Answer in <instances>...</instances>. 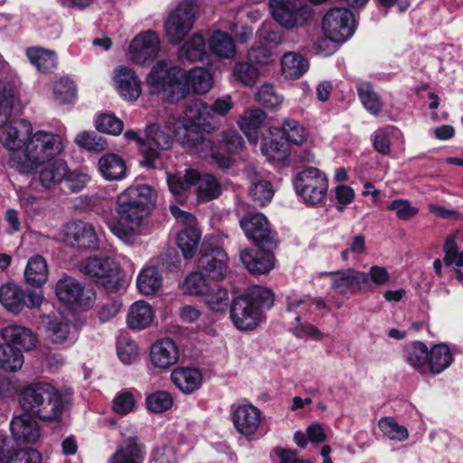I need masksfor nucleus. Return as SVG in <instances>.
Masks as SVG:
<instances>
[{
    "label": "nucleus",
    "mask_w": 463,
    "mask_h": 463,
    "mask_svg": "<svg viewBox=\"0 0 463 463\" xmlns=\"http://www.w3.org/2000/svg\"><path fill=\"white\" fill-rule=\"evenodd\" d=\"M118 199L142 207L149 212L156 200V191L148 184H133L128 187Z\"/></svg>",
    "instance_id": "obj_32"
},
{
    "label": "nucleus",
    "mask_w": 463,
    "mask_h": 463,
    "mask_svg": "<svg viewBox=\"0 0 463 463\" xmlns=\"http://www.w3.org/2000/svg\"><path fill=\"white\" fill-rule=\"evenodd\" d=\"M271 15L281 26H302L311 16L310 8L301 0H269Z\"/></svg>",
    "instance_id": "obj_11"
},
{
    "label": "nucleus",
    "mask_w": 463,
    "mask_h": 463,
    "mask_svg": "<svg viewBox=\"0 0 463 463\" xmlns=\"http://www.w3.org/2000/svg\"><path fill=\"white\" fill-rule=\"evenodd\" d=\"M272 292L260 286L250 287L247 292L236 298L231 305V319L241 331L255 329L263 320V309L272 307Z\"/></svg>",
    "instance_id": "obj_2"
},
{
    "label": "nucleus",
    "mask_w": 463,
    "mask_h": 463,
    "mask_svg": "<svg viewBox=\"0 0 463 463\" xmlns=\"http://www.w3.org/2000/svg\"><path fill=\"white\" fill-rule=\"evenodd\" d=\"M197 11V0H180L169 12L164 23V29L170 44L178 45L184 41L194 27Z\"/></svg>",
    "instance_id": "obj_6"
},
{
    "label": "nucleus",
    "mask_w": 463,
    "mask_h": 463,
    "mask_svg": "<svg viewBox=\"0 0 463 463\" xmlns=\"http://www.w3.org/2000/svg\"><path fill=\"white\" fill-rule=\"evenodd\" d=\"M170 212L175 219L184 228L177 234V245L185 259L194 257L201 240V231L198 229L194 215L181 210L178 206H170Z\"/></svg>",
    "instance_id": "obj_13"
},
{
    "label": "nucleus",
    "mask_w": 463,
    "mask_h": 463,
    "mask_svg": "<svg viewBox=\"0 0 463 463\" xmlns=\"http://www.w3.org/2000/svg\"><path fill=\"white\" fill-rule=\"evenodd\" d=\"M232 419L236 430L245 438L252 439L260 428L262 413L252 404H242L232 410Z\"/></svg>",
    "instance_id": "obj_18"
},
{
    "label": "nucleus",
    "mask_w": 463,
    "mask_h": 463,
    "mask_svg": "<svg viewBox=\"0 0 463 463\" xmlns=\"http://www.w3.org/2000/svg\"><path fill=\"white\" fill-rule=\"evenodd\" d=\"M184 71L158 61L150 70L146 81L152 95H162L170 103H178L188 96V88L182 81Z\"/></svg>",
    "instance_id": "obj_4"
},
{
    "label": "nucleus",
    "mask_w": 463,
    "mask_h": 463,
    "mask_svg": "<svg viewBox=\"0 0 463 463\" xmlns=\"http://www.w3.org/2000/svg\"><path fill=\"white\" fill-rule=\"evenodd\" d=\"M180 60L202 61L207 55V43L201 33H194L187 38L177 52Z\"/></svg>",
    "instance_id": "obj_36"
},
{
    "label": "nucleus",
    "mask_w": 463,
    "mask_h": 463,
    "mask_svg": "<svg viewBox=\"0 0 463 463\" xmlns=\"http://www.w3.org/2000/svg\"><path fill=\"white\" fill-rule=\"evenodd\" d=\"M173 136L175 137L165 125L151 124L146 128V139L142 143L143 160L141 164L149 168L156 167V161L159 157L158 150H167L172 146Z\"/></svg>",
    "instance_id": "obj_12"
},
{
    "label": "nucleus",
    "mask_w": 463,
    "mask_h": 463,
    "mask_svg": "<svg viewBox=\"0 0 463 463\" xmlns=\"http://www.w3.org/2000/svg\"><path fill=\"white\" fill-rule=\"evenodd\" d=\"M1 336L4 341L16 348L29 351L36 345V336L33 332L25 326L20 325H9L1 330Z\"/></svg>",
    "instance_id": "obj_29"
},
{
    "label": "nucleus",
    "mask_w": 463,
    "mask_h": 463,
    "mask_svg": "<svg viewBox=\"0 0 463 463\" xmlns=\"http://www.w3.org/2000/svg\"><path fill=\"white\" fill-rule=\"evenodd\" d=\"M30 413H24L13 418L10 428L16 442L33 444L41 437L38 423Z\"/></svg>",
    "instance_id": "obj_25"
},
{
    "label": "nucleus",
    "mask_w": 463,
    "mask_h": 463,
    "mask_svg": "<svg viewBox=\"0 0 463 463\" xmlns=\"http://www.w3.org/2000/svg\"><path fill=\"white\" fill-rule=\"evenodd\" d=\"M95 127L99 132L118 136L122 132L124 124L114 115L100 114L95 120Z\"/></svg>",
    "instance_id": "obj_62"
},
{
    "label": "nucleus",
    "mask_w": 463,
    "mask_h": 463,
    "mask_svg": "<svg viewBox=\"0 0 463 463\" xmlns=\"http://www.w3.org/2000/svg\"><path fill=\"white\" fill-rule=\"evenodd\" d=\"M160 50V40L158 34L147 30L139 33L130 43L128 57L138 65H145L154 60Z\"/></svg>",
    "instance_id": "obj_15"
},
{
    "label": "nucleus",
    "mask_w": 463,
    "mask_h": 463,
    "mask_svg": "<svg viewBox=\"0 0 463 463\" xmlns=\"http://www.w3.org/2000/svg\"><path fill=\"white\" fill-rule=\"evenodd\" d=\"M117 353L123 364H130L137 360L139 347L133 339L128 336H121L118 340Z\"/></svg>",
    "instance_id": "obj_58"
},
{
    "label": "nucleus",
    "mask_w": 463,
    "mask_h": 463,
    "mask_svg": "<svg viewBox=\"0 0 463 463\" xmlns=\"http://www.w3.org/2000/svg\"><path fill=\"white\" fill-rule=\"evenodd\" d=\"M266 119V113L260 109H250L244 111L238 121L239 128L246 135L249 141L256 143L259 139L258 129Z\"/></svg>",
    "instance_id": "obj_39"
},
{
    "label": "nucleus",
    "mask_w": 463,
    "mask_h": 463,
    "mask_svg": "<svg viewBox=\"0 0 463 463\" xmlns=\"http://www.w3.org/2000/svg\"><path fill=\"white\" fill-rule=\"evenodd\" d=\"M463 241V232H458L455 235L448 238L444 244V262L447 266L456 265L463 267V250H459L458 241Z\"/></svg>",
    "instance_id": "obj_52"
},
{
    "label": "nucleus",
    "mask_w": 463,
    "mask_h": 463,
    "mask_svg": "<svg viewBox=\"0 0 463 463\" xmlns=\"http://www.w3.org/2000/svg\"><path fill=\"white\" fill-rule=\"evenodd\" d=\"M320 277L330 278V288L336 295H354L364 289L365 272L354 269L321 272Z\"/></svg>",
    "instance_id": "obj_14"
},
{
    "label": "nucleus",
    "mask_w": 463,
    "mask_h": 463,
    "mask_svg": "<svg viewBox=\"0 0 463 463\" xmlns=\"http://www.w3.org/2000/svg\"><path fill=\"white\" fill-rule=\"evenodd\" d=\"M24 363V354L19 348L13 347L6 343L0 345V369L15 373L23 367Z\"/></svg>",
    "instance_id": "obj_49"
},
{
    "label": "nucleus",
    "mask_w": 463,
    "mask_h": 463,
    "mask_svg": "<svg viewBox=\"0 0 463 463\" xmlns=\"http://www.w3.org/2000/svg\"><path fill=\"white\" fill-rule=\"evenodd\" d=\"M255 98L260 104L268 109L278 108L283 102V97L269 83L260 85L255 94Z\"/></svg>",
    "instance_id": "obj_59"
},
{
    "label": "nucleus",
    "mask_w": 463,
    "mask_h": 463,
    "mask_svg": "<svg viewBox=\"0 0 463 463\" xmlns=\"http://www.w3.org/2000/svg\"><path fill=\"white\" fill-rule=\"evenodd\" d=\"M281 72L287 79H298L309 68V63L302 55L289 52L285 53L280 61Z\"/></svg>",
    "instance_id": "obj_45"
},
{
    "label": "nucleus",
    "mask_w": 463,
    "mask_h": 463,
    "mask_svg": "<svg viewBox=\"0 0 463 463\" xmlns=\"http://www.w3.org/2000/svg\"><path fill=\"white\" fill-rule=\"evenodd\" d=\"M0 143L9 151L7 165L23 175H32L47 161L59 156L64 149L62 136L45 130H33L24 119L5 124Z\"/></svg>",
    "instance_id": "obj_1"
},
{
    "label": "nucleus",
    "mask_w": 463,
    "mask_h": 463,
    "mask_svg": "<svg viewBox=\"0 0 463 463\" xmlns=\"http://www.w3.org/2000/svg\"><path fill=\"white\" fill-rule=\"evenodd\" d=\"M75 143L87 150L100 152L106 149L107 142L94 132L83 131L75 137Z\"/></svg>",
    "instance_id": "obj_64"
},
{
    "label": "nucleus",
    "mask_w": 463,
    "mask_h": 463,
    "mask_svg": "<svg viewBox=\"0 0 463 463\" xmlns=\"http://www.w3.org/2000/svg\"><path fill=\"white\" fill-rule=\"evenodd\" d=\"M53 96L59 103H70L76 96V86L72 80L62 77L53 84Z\"/></svg>",
    "instance_id": "obj_60"
},
{
    "label": "nucleus",
    "mask_w": 463,
    "mask_h": 463,
    "mask_svg": "<svg viewBox=\"0 0 463 463\" xmlns=\"http://www.w3.org/2000/svg\"><path fill=\"white\" fill-rule=\"evenodd\" d=\"M99 170L106 180H120L126 175V163L115 154H107L99 160Z\"/></svg>",
    "instance_id": "obj_42"
},
{
    "label": "nucleus",
    "mask_w": 463,
    "mask_h": 463,
    "mask_svg": "<svg viewBox=\"0 0 463 463\" xmlns=\"http://www.w3.org/2000/svg\"><path fill=\"white\" fill-rule=\"evenodd\" d=\"M24 54L29 63L40 72H52L57 68L58 56L52 50L33 45L27 47Z\"/></svg>",
    "instance_id": "obj_31"
},
{
    "label": "nucleus",
    "mask_w": 463,
    "mask_h": 463,
    "mask_svg": "<svg viewBox=\"0 0 463 463\" xmlns=\"http://www.w3.org/2000/svg\"><path fill=\"white\" fill-rule=\"evenodd\" d=\"M262 154L267 159L273 163H283L288 157V146L285 143L270 140L263 145Z\"/></svg>",
    "instance_id": "obj_63"
},
{
    "label": "nucleus",
    "mask_w": 463,
    "mask_h": 463,
    "mask_svg": "<svg viewBox=\"0 0 463 463\" xmlns=\"http://www.w3.org/2000/svg\"><path fill=\"white\" fill-rule=\"evenodd\" d=\"M322 30L325 35L336 43H345L355 30L353 13L345 7L331 8L323 17Z\"/></svg>",
    "instance_id": "obj_10"
},
{
    "label": "nucleus",
    "mask_w": 463,
    "mask_h": 463,
    "mask_svg": "<svg viewBox=\"0 0 463 463\" xmlns=\"http://www.w3.org/2000/svg\"><path fill=\"white\" fill-rule=\"evenodd\" d=\"M146 455L145 444L136 437H128L118 443L108 463H144Z\"/></svg>",
    "instance_id": "obj_23"
},
{
    "label": "nucleus",
    "mask_w": 463,
    "mask_h": 463,
    "mask_svg": "<svg viewBox=\"0 0 463 463\" xmlns=\"http://www.w3.org/2000/svg\"><path fill=\"white\" fill-rule=\"evenodd\" d=\"M173 383L184 393L190 394L203 383V375L196 368L179 367L171 373Z\"/></svg>",
    "instance_id": "obj_33"
},
{
    "label": "nucleus",
    "mask_w": 463,
    "mask_h": 463,
    "mask_svg": "<svg viewBox=\"0 0 463 463\" xmlns=\"http://www.w3.org/2000/svg\"><path fill=\"white\" fill-rule=\"evenodd\" d=\"M55 294L61 302L80 308L90 307L94 297L91 290L85 291L82 285L70 276H64L57 281Z\"/></svg>",
    "instance_id": "obj_16"
},
{
    "label": "nucleus",
    "mask_w": 463,
    "mask_h": 463,
    "mask_svg": "<svg viewBox=\"0 0 463 463\" xmlns=\"http://www.w3.org/2000/svg\"><path fill=\"white\" fill-rule=\"evenodd\" d=\"M281 131L287 141L294 145L301 146L307 140L308 134L307 129L294 119H285Z\"/></svg>",
    "instance_id": "obj_55"
},
{
    "label": "nucleus",
    "mask_w": 463,
    "mask_h": 463,
    "mask_svg": "<svg viewBox=\"0 0 463 463\" xmlns=\"http://www.w3.org/2000/svg\"><path fill=\"white\" fill-rule=\"evenodd\" d=\"M61 241L71 248L97 249L99 234L91 223L76 222L64 227Z\"/></svg>",
    "instance_id": "obj_17"
},
{
    "label": "nucleus",
    "mask_w": 463,
    "mask_h": 463,
    "mask_svg": "<svg viewBox=\"0 0 463 463\" xmlns=\"http://www.w3.org/2000/svg\"><path fill=\"white\" fill-rule=\"evenodd\" d=\"M184 146H192L202 157H211L220 167L228 168L232 165L229 156H222L210 139L205 138L202 133H195L190 137L179 139Z\"/></svg>",
    "instance_id": "obj_24"
},
{
    "label": "nucleus",
    "mask_w": 463,
    "mask_h": 463,
    "mask_svg": "<svg viewBox=\"0 0 463 463\" xmlns=\"http://www.w3.org/2000/svg\"><path fill=\"white\" fill-rule=\"evenodd\" d=\"M240 259L248 271L256 275L266 274L275 267V257L270 251L243 249L240 250Z\"/></svg>",
    "instance_id": "obj_28"
},
{
    "label": "nucleus",
    "mask_w": 463,
    "mask_h": 463,
    "mask_svg": "<svg viewBox=\"0 0 463 463\" xmlns=\"http://www.w3.org/2000/svg\"><path fill=\"white\" fill-rule=\"evenodd\" d=\"M210 118L208 105L201 99H194L186 107L183 118L171 115L165 120V127L177 139H181L206 130Z\"/></svg>",
    "instance_id": "obj_7"
},
{
    "label": "nucleus",
    "mask_w": 463,
    "mask_h": 463,
    "mask_svg": "<svg viewBox=\"0 0 463 463\" xmlns=\"http://www.w3.org/2000/svg\"><path fill=\"white\" fill-rule=\"evenodd\" d=\"M241 228L248 239L256 244L275 243V234L269 227L265 215L260 213H250L240 220Z\"/></svg>",
    "instance_id": "obj_19"
},
{
    "label": "nucleus",
    "mask_w": 463,
    "mask_h": 463,
    "mask_svg": "<svg viewBox=\"0 0 463 463\" xmlns=\"http://www.w3.org/2000/svg\"><path fill=\"white\" fill-rule=\"evenodd\" d=\"M156 312L153 307L145 300L132 303L127 312L126 323L133 331H142L148 328L154 322Z\"/></svg>",
    "instance_id": "obj_27"
},
{
    "label": "nucleus",
    "mask_w": 463,
    "mask_h": 463,
    "mask_svg": "<svg viewBox=\"0 0 463 463\" xmlns=\"http://www.w3.org/2000/svg\"><path fill=\"white\" fill-rule=\"evenodd\" d=\"M242 146L243 140L236 131H223L221 134L218 149L221 153L226 152L225 156H231L232 160L233 155L239 153ZM222 156H224V154H222Z\"/></svg>",
    "instance_id": "obj_57"
},
{
    "label": "nucleus",
    "mask_w": 463,
    "mask_h": 463,
    "mask_svg": "<svg viewBox=\"0 0 463 463\" xmlns=\"http://www.w3.org/2000/svg\"><path fill=\"white\" fill-rule=\"evenodd\" d=\"M203 298L205 306L214 313L223 314L232 305L228 290L217 283H213Z\"/></svg>",
    "instance_id": "obj_43"
},
{
    "label": "nucleus",
    "mask_w": 463,
    "mask_h": 463,
    "mask_svg": "<svg viewBox=\"0 0 463 463\" xmlns=\"http://www.w3.org/2000/svg\"><path fill=\"white\" fill-rule=\"evenodd\" d=\"M53 159L40 166L39 182L45 190L53 189L63 181L67 174V163L61 159L52 162Z\"/></svg>",
    "instance_id": "obj_34"
},
{
    "label": "nucleus",
    "mask_w": 463,
    "mask_h": 463,
    "mask_svg": "<svg viewBox=\"0 0 463 463\" xmlns=\"http://www.w3.org/2000/svg\"><path fill=\"white\" fill-rule=\"evenodd\" d=\"M357 93L364 108L372 115H379L383 108L380 96L375 92L369 82H361L357 86Z\"/></svg>",
    "instance_id": "obj_48"
},
{
    "label": "nucleus",
    "mask_w": 463,
    "mask_h": 463,
    "mask_svg": "<svg viewBox=\"0 0 463 463\" xmlns=\"http://www.w3.org/2000/svg\"><path fill=\"white\" fill-rule=\"evenodd\" d=\"M22 409L42 420H58L64 410L61 392L48 383H35L24 388L19 396Z\"/></svg>",
    "instance_id": "obj_3"
},
{
    "label": "nucleus",
    "mask_w": 463,
    "mask_h": 463,
    "mask_svg": "<svg viewBox=\"0 0 463 463\" xmlns=\"http://www.w3.org/2000/svg\"><path fill=\"white\" fill-rule=\"evenodd\" d=\"M405 362L421 374L428 373L429 348L420 342L414 341L408 345L403 351Z\"/></svg>",
    "instance_id": "obj_35"
},
{
    "label": "nucleus",
    "mask_w": 463,
    "mask_h": 463,
    "mask_svg": "<svg viewBox=\"0 0 463 463\" xmlns=\"http://www.w3.org/2000/svg\"><path fill=\"white\" fill-rule=\"evenodd\" d=\"M47 331L52 342L62 344L74 339L76 328L68 321L54 317L48 321Z\"/></svg>",
    "instance_id": "obj_47"
},
{
    "label": "nucleus",
    "mask_w": 463,
    "mask_h": 463,
    "mask_svg": "<svg viewBox=\"0 0 463 463\" xmlns=\"http://www.w3.org/2000/svg\"><path fill=\"white\" fill-rule=\"evenodd\" d=\"M163 284V279L156 267H146L141 270L137 279L139 292L144 296L156 293Z\"/></svg>",
    "instance_id": "obj_46"
},
{
    "label": "nucleus",
    "mask_w": 463,
    "mask_h": 463,
    "mask_svg": "<svg viewBox=\"0 0 463 463\" xmlns=\"http://www.w3.org/2000/svg\"><path fill=\"white\" fill-rule=\"evenodd\" d=\"M115 88L125 100H137L141 94V82L136 72L124 65L116 67L112 77Z\"/></svg>",
    "instance_id": "obj_21"
},
{
    "label": "nucleus",
    "mask_w": 463,
    "mask_h": 463,
    "mask_svg": "<svg viewBox=\"0 0 463 463\" xmlns=\"http://www.w3.org/2000/svg\"><path fill=\"white\" fill-rule=\"evenodd\" d=\"M377 425L383 436L389 440L402 442L405 441L409 437V431L407 428L404 425L400 424L392 417H382L378 420Z\"/></svg>",
    "instance_id": "obj_50"
},
{
    "label": "nucleus",
    "mask_w": 463,
    "mask_h": 463,
    "mask_svg": "<svg viewBox=\"0 0 463 463\" xmlns=\"http://www.w3.org/2000/svg\"><path fill=\"white\" fill-rule=\"evenodd\" d=\"M182 81L188 88V93L192 90L196 94H204L210 91L213 80L212 74L205 69L195 67L189 71H184Z\"/></svg>",
    "instance_id": "obj_40"
},
{
    "label": "nucleus",
    "mask_w": 463,
    "mask_h": 463,
    "mask_svg": "<svg viewBox=\"0 0 463 463\" xmlns=\"http://www.w3.org/2000/svg\"><path fill=\"white\" fill-rule=\"evenodd\" d=\"M149 357L154 367L167 370L177 364L180 357V349L173 339L169 337L162 338L151 345Z\"/></svg>",
    "instance_id": "obj_22"
},
{
    "label": "nucleus",
    "mask_w": 463,
    "mask_h": 463,
    "mask_svg": "<svg viewBox=\"0 0 463 463\" xmlns=\"http://www.w3.org/2000/svg\"><path fill=\"white\" fill-rule=\"evenodd\" d=\"M208 49L221 59L232 60L236 55L234 40L229 33L222 31L213 33L208 40Z\"/></svg>",
    "instance_id": "obj_37"
},
{
    "label": "nucleus",
    "mask_w": 463,
    "mask_h": 463,
    "mask_svg": "<svg viewBox=\"0 0 463 463\" xmlns=\"http://www.w3.org/2000/svg\"><path fill=\"white\" fill-rule=\"evenodd\" d=\"M49 269L46 260L41 255L32 256L24 269V279L32 287L39 288L46 283Z\"/></svg>",
    "instance_id": "obj_38"
},
{
    "label": "nucleus",
    "mask_w": 463,
    "mask_h": 463,
    "mask_svg": "<svg viewBox=\"0 0 463 463\" xmlns=\"http://www.w3.org/2000/svg\"><path fill=\"white\" fill-rule=\"evenodd\" d=\"M189 181L195 186V194L199 202H209L216 199L222 193L219 181L212 175H201L195 170H187Z\"/></svg>",
    "instance_id": "obj_26"
},
{
    "label": "nucleus",
    "mask_w": 463,
    "mask_h": 463,
    "mask_svg": "<svg viewBox=\"0 0 463 463\" xmlns=\"http://www.w3.org/2000/svg\"><path fill=\"white\" fill-rule=\"evenodd\" d=\"M173 397L165 391H158L146 397V404L149 411L162 413L173 406Z\"/></svg>",
    "instance_id": "obj_61"
},
{
    "label": "nucleus",
    "mask_w": 463,
    "mask_h": 463,
    "mask_svg": "<svg viewBox=\"0 0 463 463\" xmlns=\"http://www.w3.org/2000/svg\"><path fill=\"white\" fill-rule=\"evenodd\" d=\"M15 100L14 85L6 80H0V128L12 115Z\"/></svg>",
    "instance_id": "obj_51"
},
{
    "label": "nucleus",
    "mask_w": 463,
    "mask_h": 463,
    "mask_svg": "<svg viewBox=\"0 0 463 463\" xmlns=\"http://www.w3.org/2000/svg\"><path fill=\"white\" fill-rule=\"evenodd\" d=\"M228 260V255L222 249H204L198 260V269L210 279L219 280L227 275Z\"/></svg>",
    "instance_id": "obj_20"
},
{
    "label": "nucleus",
    "mask_w": 463,
    "mask_h": 463,
    "mask_svg": "<svg viewBox=\"0 0 463 463\" xmlns=\"http://www.w3.org/2000/svg\"><path fill=\"white\" fill-rule=\"evenodd\" d=\"M212 284L207 282L200 270L190 273L183 281L181 288L186 295L203 297Z\"/></svg>",
    "instance_id": "obj_53"
},
{
    "label": "nucleus",
    "mask_w": 463,
    "mask_h": 463,
    "mask_svg": "<svg viewBox=\"0 0 463 463\" xmlns=\"http://www.w3.org/2000/svg\"><path fill=\"white\" fill-rule=\"evenodd\" d=\"M259 76V70L248 62H236L232 68V80L241 82L245 86L253 85L257 81Z\"/></svg>",
    "instance_id": "obj_56"
},
{
    "label": "nucleus",
    "mask_w": 463,
    "mask_h": 463,
    "mask_svg": "<svg viewBox=\"0 0 463 463\" xmlns=\"http://www.w3.org/2000/svg\"><path fill=\"white\" fill-rule=\"evenodd\" d=\"M247 177L250 182V194L253 201L260 205L269 203L274 194L270 183L254 169L247 170Z\"/></svg>",
    "instance_id": "obj_41"
},
{
    "label": "nucleus",
    "mask_w": 463,
    "mask_h": 463,
    "mask_svg": "<svg viewBox=\"0 0 463 463\" xmlns=\"http://www.w3.org/2000/svg\"><path fill=\"white\" fill-rule=\"evenodd\" d=\"M117 218L107 221L110 232L125 243H133L142 232L147 211L142 207L118 199Z\"/></svg>",
    "instance_id": "obj_5"
},
{
    "label": "nucleus",
    "mask_w": 463,
    "mask_h": 463,
    "mask_svg": "<svg viewBox=\"0 0 463 463\" xmlns=\"http://www.w3.org/2000/svg\"><path fill=\"white\" fill-rule=\"evenodd\" d=\"M80 270L95 279L108 292L118 291L123 287V272L119 263L112 257L95 256L84 260Z\"/></svg>",
    "instance_id": "obj_8"
},
{
    "label": "nucleus",
    "mask_w": 463,
    "mask_h": 463,
    "mask_svg": "<svg viewBox=\"0 0 463 463\" xmlns=\"http://www.w3.org/2000/svg\"><path fill=\"white\" fill-rule=\"evenodd\" d=\"M0 302L8 311L18 314L24 308V290L13 283L5 284L0 288Z\"/></svg>",
    "instance_id": "obj_44"
},
{
    "label": "nucleus",
    "mask_w": 463,
    "mask_h": 463,
    "mask_svg": "<svg viewBox=\"0 0 463 463\" xmlns=\"http://www.w3.org/2000/svg\"><path fill=\"white\" fill-rule=\"evenodd\" d=\"M294 186L297 194L306 203L317 205L326 197L328 181L318 168L307 167L296 175Z\"/></svg>",
    "instance_id": "obj_9"
},
{
    "label": "nucleus",
    "mask_w": 463,
    "mask_h": 463,
    "mask_svg": "<svg viewBox=\"0 0 463 463\" xmlns=\"http://www.w3.org/2000/svg\"><path fill=\"white\" fill-rule=\"evenodd\" d=\"M41 454L34 449H24L9 455V452L0 447V463H41Z\"/></svg>",
    "instance_id": "obj_54"
},
{
    "label": "nucleus",
    "mask_w": 463,
    "mask_h": 463,
    "mask_svg": "<svg viewBox=\"0 0 463 463\" xmlns=\"http://www.w3.org/2000/svg\"><path fill=\"white\" fill-rule=\"evenodd\" d=\"M455 354L447 343L434 344L429 348L428 373L438 375L446 371L454 362Z\"/></svg>",
    "instance_id": "obj_30"
}]
</instances>
